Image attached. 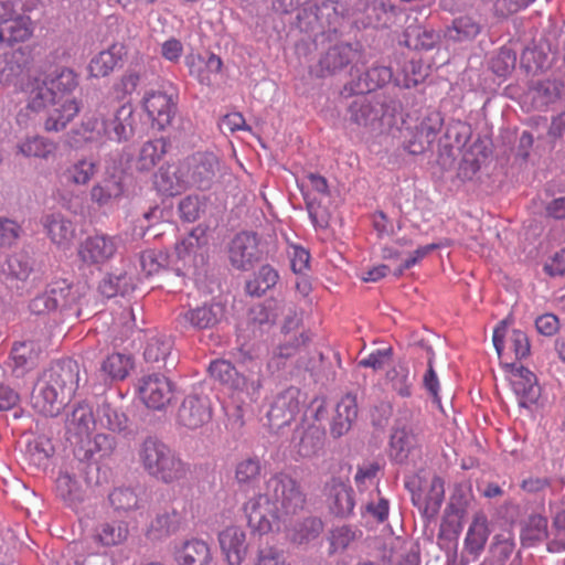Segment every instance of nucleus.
<instances>
[{
	"label": "nucleus",
	"mask_w": 565,
	"mask_h": 565,
	"mask_svg": "<svg viewBox=\"0 0 565 565\" xmlns=\"http://www.w3.org/2000/svg\"><path fill=\"white\" fill-rule=\"evenodd\" d=\"M220 548L228 565H241L247 555L245 531L237 525L226 526L218 533Z\"/></svg>",
	"instance_id": "23"
},
{
	"label": "nucleus",
	"mask_w": 565,
	"mask_h": 565,
	"mask_svg": "<svg viewBox=\"0 0 565 565\" xmlns=\"http://www.w3.org/2000/svg\"><path fill=\"white\" fill-rule=\"evenodd\" d=\"M41 224L51 242L61 249H68L75 237V225L60 212L42 216Z\"/></svg>",
	"instance_id": "25"
},
{
	"label": "nucleus",
	"mask_w": 565,
	"mask_h": 565,
	"mask_svg": "<svg viewBox=\"0 0 565 565\" xmlns=\"http://www.w3.org/2000/svg\"><path fill=\"white\" fill-rule=\"evenodd\" d=\"M138 392L147 407L161 411L172 401L173 385L167 376L153 373L140 379Z\"/></svg>",
	"instance_id": "13"
},
{
	"label": "nucleus",
	"mask_w": 565,
	"mask_h": 565,
	"mask_svg": "<svg viewBox=\"0 0 565 565\" xmlns=\"http://www.w3.org/2000/svg\"><path fill=\"white\" fill-rule=\"evenodd\" d=\"M209 372L212 377L238 393L252 395L258 387V384L248 382L246 377L238 374L235 367L225 360L213 361L209 366Z\"/></svg>",
	"instance_id": "28"
},
{
	"label": "nucleus",
	"mask_w": 565,
	"mask_h": 565,
	"mask_svg": "<svg viewBox=\"0 0 565 565\" xmlns=\"http://www.w3.org/2000/svg\"><path fill=\"white\" fill-rule=\"evenodd\" d=\"M323 445V434L316 426L309 427L300 437L298 452L302 457L316 455Z\"/></svg>",
	"instance_id": "63"
},
{
	"label": "nucleus",
	"mask_w": 565,
	"mask_h": 565,
	"mask_svg": "<svg viewBox=\"0 0 565 565\" xmlns=\"http://www.w3.org/2000/svg\"><path fill=\"white\" fill-rule=\"evenodd\" d=\"M361 531L349 526L342 525L333 529L330 533V553L342 552L348 548L358 537L361 536Z\"/></svg>",
	"instance_id": "60"
},
{
	"label": "nucleus",
	"mask_w": 565,
	"mask_h": 565,
	"mask_svg": "<svg viewBox=\"0 0 565 565\" xmlns=\"http://www.w3.org/2000/svg\"><path fill=\"white\" fill-rule=\"evenodd\" d=\"M190 184L209 189L218 169V160L211 152H198L184 161Z\"/></svg>",
	"instance_id": "20"
},
{
	"label": "nucleus",
	"mask_w": 565,
	"mask_h": 565,
	"mask_svg": "<svg viewBox=\"0 0 565 565\" xmlns=\"http://www.w3.org/2000/svg\"><path fill=\"white\" fill-rule=\"evenodd\" d=\"M107 103H100L95 110L86 113L81 124L72 130L75 141L102 143L108 140Z\"/></svg>",
	"instance_id": "14"
},
{
	"label": "nucleus",
	"mask_w": 565,
	"mask_h": 565,
	"mask_svg": "<svg viewBox=\"0 0 565 565\" xmlns=\"http://www.w3.org/2000/svg\"><path fill=\"white\" fill-rule=\"evenodd\" d=\"M90 481L87 465L79 462L76 467L61 470L55 481V493L64 504L77 511L88 498Z\"/></svg>",
	"instance_id": "8"
},
{
	"label": "nucleus",
	"mask_w": 565,
	"mask_h": 565,
	"mask_svg": "<svg viewBox=\"0 0 565 565\" xmlns=\"http://www.w3.org/2000/svg\"><path fill=\"white\" fill-rule=\"evenodd\" d=\"M97 426L109 429L115 433H121L127 428L128 418L125 413L113 407L108 403H103L96 411Z\"/></svg>",
	"instance_id": "52"
},
{
	"label": "nucleus",
	"mask_w": 565,
	"mask_h": 565,
	"mask_svg": "<svg viewBox=\"0 0 565 565\" xmlns=\"http://www.w3.org/2000/svg\"><path fill=\"white\" fill-rule=\"evenodd\" d=\"M366 24L374 28L392 26L401 10L388 0H372L365 8Z\"/></svg>",
	"instance_id": "36"
},
{
	"label": "nucleus",
	"mask_w": 565,
	"mask_h": 565,
	"mask_svg": "<svg viewBox=\"0 0 565 565\" xmlns=\"http://www.w3.org/2000/svg\"><path fill=\"white\" fill-rule=\"evenodd\" d=\"M482 31L481 22L471 15H460L452 20L444 31V36L449 42H471Z\"/></svg>",
	"instance_id": "35"
},
{
	"label": "nucleus",
	"mask_w": 565,
	"mask_h": 565,
	"mask_svg": "<svg viewBox=\"0 0 565 565\" xmlns=\"http://www.w3.org/2000/svg\"><path fill=\"white\" fill-rule=\"evenodd\" d=\"M40 349L32 340L13 342L7 361V367L17 379L24 377L39 363Z\"/></svg>",
	"instance_id": "18"
},
{
	"label": "nucleus",
	"mask_w": 565,
	"mask_h": 565,
	"mask_svg": "<svg viewBox=\"0 0 565 565\" xmlns=\"http://www.w3.org/2000/svg\"><path fill=\"white\" fill-rule=\"evenodd\" d=\"M279 275L269 265H263L257 274L246 282V290L250 296L260 297L278 281Z\"/></svg>",
	"instance_id": "54"
},
{
	"label": "nucleus",
	"mask_w": 565,
	"mask_h": 565,
	"mask_svg": "<svg viewBox=\"0 0 565 565\" xmlns=\"http://www.w3.org/2000/svg\"><path fill=\"white\" fill-rule=\"evenodd\" d=\"M507 338L509 348L513 350L516 359H523L530 353V343L527 335L521 330L508 331L507 320H502L499 326L493 330V345L499 355L504 350V340Z\"/></svg>",
	"instance_id": "30"
},
{
	"label": "nucleus",
	"mask_w": 565,
	"mask_h": 565,
	"mask_svg": "<svg viewBox=\"0 0 565 565\" xmlns=\"http://www.w3.org/2000/svg\"><path fill=\"white\" fill-rule=\"evenodd\" d=\"M129 535V527L125 521H106L99 523L94 531V539L105 547L117 546L125 543Z\"/></svg>",
	"instance_id": "41"
},
{
	"label": "nucleus",
	"mask_w": 565,
	"mask_h": 565,
	"mask_svg": "<svg viewBox=\"0 0 565 565\" xmlns=\"http://www.w3.org/2000/svg\"><path fill=\"white\" fill-rule=\"evenodd\" d=\"M328 504L333 514L350 515L355 505L352 488L341 481H332L329 486Z\"/></svg>",
	"instance_id": "37"
},
{
	"label": "nucleus",
	"mask_w": 565,
	"mask_h": 565,
	"mask_svg": "<svg viewBox=\"0 0 565 565\" xmlns=\"http://www.w3.org/2000/svg\"><path fill=\"white\" fill-rule=\"evenodd\" d=\"M363 54L358 47L348 43H341L331 46L320 58L321 76L335 74L345 66L352 64V68L358 71V64L362 62Z\"/></svg>",
	"instance_id": "16"
},
{
	"label": "nucleus",
	"mask_w": 565,
	"mask_h": 565,
	"mask_svg": "<svg viewBox=\"0 0 565 565\" xmlns=\"http://www.w3.org/2000/svg\"><path fill=\"white\" fill-rule=\"evenodd\" d=\"M305 495L289 476L277 473L265 484V492L244 504V514L253 532L267 534L279 530L280 522L296 515L305 507Z\"/></svg>",
	"instance_id": "1"
},
{
	"label": "nucleus",
	"mask_w": 565,
	"mask_h": 565,
	"mask_svg": "<svg viewBox=\"0 0 565 565\" xmlns=\"http://www.w3.org/2000/svg\"><path fill=\"white\" fill-rule=\"evenodd\" d=\"M132 365L134 362L130 355L113 353L103 361L100 371L105 381H121L127 377Z\"/></svg>",
	"instance_id": "46"
},
{
	"label": "nucleus",
	"mask_w": 565,
	"mask_h": 565,
	"mask_svg": "<svg viewBox=\"0 0 565 565\" xmlns=\"http://www.w3.org/2000/svg\"><path fill=\"white\" fill-rule=\"evenodd\" d=\"M224 306L214 302L181 312L178 317V322L183 328H193L196 330L211 329L224 318Z\"/></svg>",
	"instance_id": "21"
},
{
	"label": "nucleus",
	"mask_w": 565,
	"mask_h": 565,
	"mask_svg": "<svg viewBox=\"0 0 565 565\" xmlns=\"http://www.w3.org/2000/svg\"><path fill=\"white\" fill-rule=\"evenodd\" d=\"M115 445L114 437L106 434H96L93 438L92 436L85 438L84 444H78L75 447L78 448V451H83L84 459H90L95 455L100 458L108 457L114 451Z\"/></svg>",
	"instance_id": "48"
},
{
	"label": "nucleus",
	"mask_w": 565,
	"mask_h": 565,
	"mask_svg": "<svg viewBox=\"0 0 565 565\" xmlns=\"http://www.w3.org/2000/svg\"><path fill=\"white\" fill-rule=\"evenodd\" d=\"M174 558L178 565H212L210 545L201 539H191L175 547Z\"/></svg>",
	"instance_id": "31"
},
{
	"label": "nucleus",
	"mask_w": 565,
	"mask_h": 565,
	"mask_svg": "<svg viewBox=\"0 0 565 565\" xmlns=\"http://www.w3.org/2000/svg\"><path fill=\"white\" fill-rule=\"evenodd\" d=\"M18 152L25 158L49 160L54 157L57 143L43 136H31L22 139L17 145Z\"/></svg>",
	"instance_id": "40"
},
{
	"label": "nucleus",
	"mask_w": 565,
	"mask_h": 565,
	"mask_svg": "<svg viewBox=\"0 0 565 565\" xmlns=\"http://www.w3.org/2000/svg\"><path fill=\"white\" fill-rule=\"evenodd\" d=\"M391 79L392 71L390 67L375 65L366 71L364 77L359 78L358 83L351 88V90L355 93L371 92L387 84Z\"/></svg>",
	"instance_id": "50"
},
{
	"label": "nucleus",
	"mask_w": 565,
	"mask_h": 565,
	"mask_svg": "<svg viewBox=\"0 0 565 565\" xmlns=\"http://www.w3.org/2000/svg\"><path fill=\"white\" fill-rule=\"evenodd\" d=\"M180 515L175 509L166 510L158 513L150 522L146 536L150 541H162L179 530Z\"/></svg>",
	"instance_id": "38"
},
{
	"label": "nucleus",
	"mask_w": 565,
	"mask_h": 565,
	"mask_svg": "<svg viewBox=\"0 0 565 565\" xmlns=\"http://www.w3.org/2000/svg\"><path fill=\"white\" fill-rule=\"evenodd\" d=\"M21 89L25 95L26 111L21 110L17 115V122L19 126L28 128L33 121L30 113L39 114L46 110L56 96L51 89L47 81L41 77L29 76L23 81Z\"/></svg>",
	"instance_id": "9"
},
{
	"label": "nucleus",
	"mask_w": 565,
	"mask_h": 565,
	"mask_svg": "<svg viewBox=\"0 0 565 565\" xmlns=\"http://www.w3.org/2000/svg\"><path fill=\"white\" fill-rule=\"evenodd\" d=\"M354 13L343 1L326 0L316 7L315 20L323 26L324 23L329 28L335 29L340 20L353 17Z\"/></svg>",
	"instance_id": "42"
},
{
	"label": "nucleus",
	"mask_w": 565,
	"mask_h": 565,
	"mask_svg": "<svg viewBox=\"0 0 565 565\" xmlns=\"http://www.w3.org/2000/svg\"><path fill=\"white\" fill-rule=\"evenodd\" d=\"M45 79L56 97L75 98L72 94L78 86V76L72 68H56Z\"/></svg>",
	"instance_id": "44"
},
{
	"label": "nucleus",
	"mask_w": 565,
	"mask_h": 565,
	"mask_svg": "<svg viewBox=\"0 0 565 565\" xmlns=\"http://www.w3.org/2000/svg\"><path fill=\"white\" fill-rule=\"evenodd\" d=\"M118 152L110 153L105 163V177L89 190V199L98 207H110L126 193V174Z\"/></svg>",
	"instance_id": "7"
},
{
	"label": "nucleus",
	"mask_w": 565,
	"mask_h": 565,
	"mask_svg": "<svg viewBox=\"0 0 565 565\" xmlns=\"http://www.w3.org/2000/svg\"><path fill=\"white\" fill-rule=\"evenodd\" d=\"M511 385L518 396L520 404L533 403L539 397V387L536 385V376L530 370L522 365H511Z\"/></svg>",
	"instance_id": "34"
},
{
	"label": "nucleus",
	"mask_w": 565,
	"mask_h": 565,
	"mask_svg": "<svg viewBox=\"0 0 565 565\" xmlns=\"http://www.w3.org/2000/svg\"><path fill=\"white\" fill-rule=\"evenodd\" d=\"M107 132L108 140L122 142L129 140L135 134L136 118L131 104L125 103L116 107L107 104Z\"/></svg>",
	"instance_id": "15"
},
{
	"label": "nucleus",
	"mask_w": 565,
	"mask_h": 565,
	"mask_svg": "<svg viewBox=\"0 0 565 565\" xmlns=\"http://www.w3.org/2000/svg\"><path fill=\"white\" fill-rule=\"evenodd\" d=\"M416 447L417 436L412 426L405 423L397 424L391 435L390 458L397 463H404Z\"/></svg>",
	"instance_id": "29"
},
{
	"label": "nucleus",
	"mask_w": 565,
	"mask_h": 565,
	"mask_svg": "<svg viewBox=\"0 0 565 565\" xmlns=\"http://www.w3.org/2000/svg\"><path fill=\"white\" fill-rule=\"evenodd\" d=\"M154 185L166 195L173 196L183 192L190 185L184 161L161 167L156 174Z\"/></svg>",
	"instance_id": "26"
},
{
	"label": "nucleus",
	"mask_w": 565,
	"mask_h": 565,
	"mask_svg": "<svg viewBox=\"0 0 565 565\" xmlns=\"http://www.w3.org/2000/svg\"><path fill=\"white\" fill-rule=\"evenodd\" d=\"M306 207L312 225L316 228H326L329 225L330 213L318 200L317 195L308 191L303 193Z\"/></svg>",
	"instance_id": "61"
},
{
	"label": "nucleus",
	"mask_w": 565,
	"mask_h": 565,
	"mask_svg": "<svg viewBox=\"0 0 565 565\" xmlns=\"http://www.w3.org/2000/svg\"><path fill=\"white\" fill-rule=\"evenodd\" d=\"M33 269V260L29 254L20 252L8 257L7 271L10 276L25 280Z\"/></svg>",
	"instance_id": "62"
},
{
	"label": "nucleus",
	"mask_w": 565,
	"mask_h": 565,
	"mask_svg": "<svg viewBox=\"0 0 565 565\" xmlns=\"http://www.w3.org/2000/svg\"><path fill=\"white\" fill-rule=\"evenodd\" d=\"M173 341L170 337L156 334L149 338L143 355L149 363L166 362L171 354Z\"/></svg>",
	"instance_id": "55"
},
{
	"label": "nucleus",
	"mask_w": 565,
	"mask_h": 565,
	"mask_svg": "<svg viewBox=\"0 0 565 565\" xmlns=\"http://www.w3.org/2000/svg\"><path fill=\"white\" fill-rule=\"evenodd\" d=\"M120 243V236L98 233L87 236L79 244L77 255L84 265L99 267L108 263L116 255Z\"/></svg>",
	"instance_id": "10"
},
{
	"label": "nucleus",
	"mask_w": 565,
	"mask_h": 565,
	"mask_svg": "<svg viewBox=\"0 0 565 565\" xmlns=\"http://www.w3.org/2000/svg\"><path fill=\"white\" fill-rule=\"evenodd\" d=\"M211 417L210 401L196 395L186 396L178 411V423L192 430L209 423Z\"/></svg>",
	"instance_id": "22"
},
{
	"label": "nucleus",
	"mask_w": 565,
	"mask_h": 565,
	"mask_svg": "<svg viewBox=\"0 0 565 565\" xmlns=\"http://www.w3.org/2000/svg\"><path fill=\"white\" fill-rule=\"evenodd\" d=\"M142 103L149 118L159 129H164L171 124L175 114V103L171 95L160 90L149 92Z\"/></svg>",
	"instance_id": "27"
},
{
	"label": "nucleus",
	"mask_w": 565,
	"mask_h": 565,
	"mask_svg": "<svg viewBox=\"0 0 565 565\" xmlns=\"http://www.w3.org/2000/svg\"><path fill=\"white\" fill-rule=\"evenodd\" d=\"M84 286L66 279L53 280L42 294L32 299L30 309L35 315L73 309L84 296Z\"/></svg>",
	"instance_id": "6"
},
{
	"label": "nucleus",
	"mask_w": 565,
	"mask_h": 565,
	"mask_svg": "<svg viewBox=\"0 0 565 565\" xmlns=\"http://www.w3.org/2000/svg\"><path fill=\"white\" fill-rule=\"evenodd\" d=\"M121 51L122 47L115 44L95 55L88 65L90 76L105 77L109 75L120 62Z\"/></svg>",
	"instance_id": "45"
},
{
	"label": "nucleus",
	"mask_w": 565,
	"mask_h": 565,
	"mask_svg": "<svg viewBox=\"0 0 565 565\" xmlns=\"http://www.w3.org/2000/svg\"><path fill=\"white\" fill-rule=\"evenodd\" d=\"M138 461L143 470L163 483L184 479L189 466L166 443L157 437H147L137 449Z\"/></svg>",
	"instance_id": "4"
},
{
	"label": "nucleus",
	"mask_w": 565,
	"mask_h": 565,
	"mask_svg": "<svg viewBox=\"0 0 565 565\" xmlns=\"http://www.w3.org/2000/svg\"><path fill=\"white\" fill-rule=\"evenodd\" d=\"M323 524L318 518H307L289 531V537L297 544L308 543L317 539L322 532Z\"/></svg>",
	"instance_id": "56"
},
{
	"label": "nucleus",
	"mask_w": 565,
	"mask_h": 565,
	"mask_svg": "<svg viewBox=\"0 0 565 565\" xmlns=\"http://www.w3.org/2000/svg\"><path fill=\"white\" fill-rule=\"evenodd\" d=\"M109 502L116 511L126 513L145 505V500L132 488L126 487L115 488L109 493Z\"/></svg>",
	"instance_id": "51"
},
{
	"label": "nucleus",
	"mask_w": 565,
	"mask_h": 565,
	"mask_svg": "<svg viewBox=\"0 0 565 565\" xmlns=\"http://www.w3.org/2000/svg\"><path fill=\"white\" fill-rule=\"evenodd\" d=\"M207 238L205 232L195 228L175 245L172 256L163 250L148 249L140 255V267L146 276H152L163 269L177 275H186L202 267L206 260Z\"/></svg>",
	"instance_id": "3"
},
{
	"label": "nucleus",
	"mask_w": 565,
	"mask_h": 565,
	"mask_svg": "<svg viewBox=\"0 0 565 565\" xmlns=\"http://www.w3.org/2000/svg\"><path fill=\"white\" fill-rule=\"evenodd\" d=\"M31 34L30 18L18 14L11 0L0 1V44L23 42Z\"/></svg>",
	"instance_id": "12"
},
{
	"label": "nucleus",
	"mask_w": 565,
	"mask_h": 565,
	"mask_svg": "<svg viewBox=\"0 0 565 565\" xmlns=\"http://www.w3.org/2000/svg\"><path fill=\"white\" fill-rule=\"evenodd\" d=\"M489 534L487 516L482 513H477L468 527L465 537V550L477 558L483 551Z\"/></svg>",
	"instance_id": "39"
},
{
	"label": "nucleus",
	"mask_w": 565,
	"mask_h": 565,
	"mask_svg": "<svg viewBox=\"0 0 565 565\" xmlns=\"http://www.w3.org/2000/svg\"><path fill=\"white\" fill-rule=\"evenodd\" d=\"M548 536L547 519L541 514H532L524 522L521 531L523 546H534Z\"/></svg>",
	"instance_id": "47"
},
{
	"label": "nucleus",
	"mask_w": 565,
	"mask_h": 565,
	"mask_svg": "<svg viewBox=\"0 0 565 565\" xmlns=\"http://www.w3.org/2000/svg\"><path fill=\"white\" fill-rule=\"evenodd\" d=\"M79 110L81 104L76 98L55 97L47 108L44 129L49 132L64 130Z\"/></svg>",
	"instance_id": "24"
},
{
	"label": "nucleus",
	"mask_w": 565,
	"mask_h": 565,
	"mask_svg": "<svg viewBox=\"0 0 565 565\" xmlns=\"http://www.w3.org/2000/svg\"><path fill=\"white\" fill-rule=\"evenodd\" d=\"M97 171V160L93 157L82 156L61 172L60 180L65 184L85 186L95 177Z\"/></svg>",
	"instance_id": "32"
},
{
	"label": "nucleus",
	"mask_w": 565,
	"mask_h": 565,
	"mask_svg": "<svg viewBox=\"0 0 565 565\" xmlns=\"http://www.w3.org/2000/svg\"><path fill=\"white\" fill-rule=\"evenodd\" d=\"M564 508L556 512L553 522L552 534L553 539L547 543V550L552 553H559L565 551V501Z\"/></svg>",
	"instance_id": "64"
},
{
	"label": "nucleus",
	"mask_w": 565,
	"mask_h": 565,
	"mask_svg": "<svg viewBox=\"0 0 565 565\" xmlns=\"http://www.w3.org/2000/svg\"><path fill=\"white\" fill-rule=\"evenodd\" d=\"M362 515L372 518L379 523H383L388 518L390 503L381 495L379 489H373L367 494V499L362 503Z\"/></svg>",
	"instance_id": "53"
},
{
	"label": "nucleus",
	"mask_w": 565,
	"mask_h": 565,
	"mask_svg": "<svg viewBox=\"0 0 565 565\" xmlns=\"http://www.w3.org/2000/svg\"><path fill=\"white\" fill-rule=\"evenodd\" d=\"M185 64L191 76L203 85H211L213 77L222 70L223 62L220 56L211 53L206 56L190 54Z\"/></svg>",
	"instance_id": "33"
},
{
	"label": "nucleus",
	"mask_w": 565,
	"mask_h": 565,
	"mask_svg": "<svg viewBox=\"0 0 565 565\" xmlns=\"http://www.w3.org/2000/svg\"><path fill=\"white\" fill-rule=\"evenodd\" d=\"M260 473V460L257 457H248L237 463L235 479L241 487H249L259 479Z\"/></svg>",
	"instance_id": "59"
},
{
	"label": "nucleus",
	"mask_w": 565,
	"mask_h": 565,
	"mask_svg": "<svg viewBox=\"0 0 565 565\" xmlns=\"http://www.w3.org/2000/svg\"><path fill=\"white\" fill-rule=\"evenodd\" d=\"M358 407L355 399L351 396L343 397L337 405L335 416L331 424V434L341 437L351 428L352 422L356 418Z\"/></svg>",
	"instance_id": "43"
},
{
	"label": "nucleus",
	"mask_w": 565,
	"mask_h": 565,
	"mask_svg": "<svg viewBox=\"0 0 565 565\" xmlns=\"http://www.w3.org/2000/svg\"><path fill=\"white\" fill-rule=\"evenodd\" d=\"M134 288L132 278L126 273L109 274L103 278L98 286L99 292L106 298H113L118 295L125 296L132 291Z\"/></svg>",
	"instance_id": "49"
},
{
	"label": "nucleus",
	"mask_w": 565,
	"mask_h": 565,
	"mask_svg": "<svg viewBox=\"0 0 565 565\" xmlns=\"http://www.w3.org/2000/svg\"><path fill=\"white\" fill-rule=\"evenodd\" d=\"M300 411L299 391L288 388L276 396L267 413L269 426L278 431L289 425Z\"/></svg>",
	"instance_id": "17"
},
{
	"label": "nucleus",
	"mask_w": 565,
	"mask_h": 565,
	"mask_svg": "<svg viewBox=\"0 0 565 565\" xmlns=\"http://www.w3.org/2000/svg\"><path fill=\"white\" fill-rule=\"evenodd\" d=\"M439 41V34L431 30L417 26L405 32V44L408 47L431 50Z\"/></svg>",
	"instance_id": "58"
},
{
	"label": "nucleus",
	"mask_w": 565,
	"mask_h": 565,
	"mask_svg": "<svg viewBox=\"0 0 565 565\" xmlns=\"http://www.w3.org/2000/svg\"><path fill=\"white\" fill-rule=\"evenodd\" d=\"M66 435L74 446L84 444L85 438L92 436L97 427L93 408L88 404H78L66 418Z\"/></svg>",
	"instance_id": "19"
},
{
	"label": "nucleus",
	"mask_w": 565,
	"mask_h": 565,
	"mask_svg": "<svg viewBox=\"0 0 565 565\" xmlns=\"http://www.w3.org/2000/svg\"><path fill=\"white\" fill-rule=\"evenodd\" d=\"M79 383V366L72 359L53 363L38 379L31 404L43 416L55 417L74 396Z\"/></svg>",
	"instance_id": "2"
},
{
	"label": "nucleus",
	"mask_w": 565,
	"mask_h": 565,
	"mask_svg": "<svg viewBox=\"0 0 565 565\" xmlns=\"http://www.w3.org/2000/svg\"><path fill=\"white\" fill-rule=\"evenodd\" d=\"M399 104L383 95H359L348 108L350 122L366 131L380 130L384 125L391 126Z\"/></svg>",
	"instance_id": "5"
},
{
	"label": "nucleus",
	"mask_w": 565,
	"mask_h": 565,
	"mask_svg": "<svg viewBox=\"0 0 565 565\" xmlns=\"http://www.w3.org/2000/svg\"><path fill=\"white\" fill-rule=\"evenodd\" d=\"M166 152V142L163 139L147 141L140 149L137 160V169L149 171L162 158Z\"/></svg>",
	"instance_id": "57"
},
{
	"label": "nucleus",
	"mask_w": 565,
	"mask_h": 565,
	"mask_svg": "<svg viewBox=\"0 0 565 565\" xmlns=\"http://www.w3.org/2000/svg\"><path fill=\"white\" fill-rule=\"evenodd\" d=\"M264 255V248L257 234L241 232L228 246V259L233 267L249 270Z\"/></svg>",
	"instance_id": "11"
}]
</instances>
